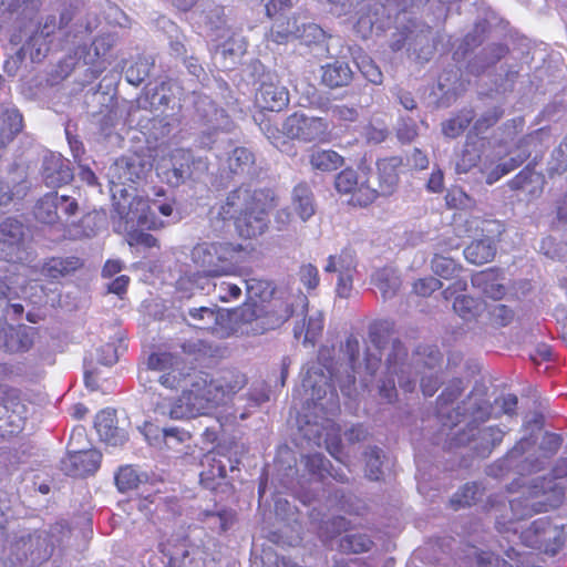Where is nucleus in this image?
<instances>
[{
  "instance_id": "nucleus-22",
  "label": "nucleus",
  "mask_w": 567,
  "mask_h": 567,
  "mask_svg": "<svg viewBox=\"0 0 567 567\" xmlns=\"http://www.w3.org/2000/svg\"><path fill=\"white\" fill-rule=\"evenodd\" d=\"M291 203L302 221H307L316 213L313 192L306 182H300L293 187Z\"/></svg>"
},
{
  "instance_id": "nucleus-32",
  "label": "nucleus",
  "mask_w": 567,
  "mask_h": 567,
  "mask_svg": "<svg viewBox=\"0 0 567 567\" xmlns=\"http://www.w3.org/2000/svg\"><path fill=\"white\" fill-rule=\"evenodd\" d=\"M473 118L474 111L472 109L462 110L442 123V132L449 138L458 137L470 126Z\"/></svg>"
},
{
  "instance_id": "nucleus-61",
  "label": "nucleus",
  "mask_w": 567,
  "mask_h": 567,
  "mask_svg": "<svg viewBox=\"0 0 567 567\" xmlns=\"http://www.w3.org/2000/svg\"><path fill=\"white\" fill-rule=\"evenodd\" d=\"M353 274L339 275L336 292L340 298H348L352 290Z\"/></svg>"
},
{
  "instance_id": "nucleus-9",
  "label": "nucleus",
  "mask_w": 567,
  "mask_h": 567,
  "mask_svg": "<svg viewBox=\"0 0 567 567\" xmlns=\"http://www.w3.org/2000/svg\"><path fill=\"white\" fill-rule=\"evenodd\" d=\"M195 157L190 150L175 148L158 161L156 171L158 177L169 186L178 187L192 177Z\"/></svg>"
},
{
  "instance_id": "nucleus-33",
  "label": "nucleus",
  "mask_w": 567,
  "mask_h": 567,
  "mask_svg": "<svg viewBox=\"0 0 567 567\" xmlns=\"http://www.w3.org/2000/svg\"><path fill=\"white\" fill-rule=\"evenodd\" d=\"M22 130V117L9 114L0 117V146L4 148Z\"/></svg>"
},
{
  "instance_id": "nucleus-16",
  "label": "nucleus",
  "mask_w": 567,
  "mask_h": 567,
  "mask_svg": "<svg viewBox=\"0 0 567 567\" xmlns=\"http://www.w3.org/2000/svg\"><path fill=\"white\" fill-rule=\"evenodd\" d=\"M94 427L100 439L106 444L117 446L127 441L125 430L117 426L116 410L106 408L101 410L94 420Z\"/></svg>"
},
{
  "instance_id": "nucleus-52",
  "label": "nucleus",
  "mask_w": 567,
  "mask_h": 567,
  "mask_svg": "<svg viewBox=\"0 0 567 567\" xmlns=\"http://www.w3.org/2000/svg\"><path fill=\"white\" fill-rule=\"evenodd\" d=\"M300 281L307 289H316L319 285V271L311 264L302 265L299 270Z\"/></svg>"
},
{
  "instance_id": "nucleus-18",
  "label": "nucleus",
  "mask_w": 567,
  "mask_h": 567,
  "mask_svg": "<svg viewBox=\"0 0 567 567\" xmlns=\"http://www.w3.org/2000/svg\"><path fill=\"white\" fill-rule=\"evenodd\" d=\"M502 271L498 268L491 267L472 275V286L478 289L486 297L494 300H501L506 295V288L503 285Z\"/></svg>"
},
{
  "instance_id": "nucleus-47",
  "label": "nucleus",
  "mask_w": 567,
  "mask_h": 567,
  "mask_svg": "<svg viewBox=\"0 0 567 567\" xmlns=\"http://www.w3.org/2000/svg\"><path fill=\"white\" fill-rule=\"evenodd\" d=\"M324 429L328 430V426H326ZM329 431L330 432H327V435L324 439L326 447H327L328 452L337 461H341L340 454L342 452V441H341V436H340V427L339 426L336 427L334 424H330Z\"/></svg>"
},
{
  "instance_id": "nucleus-3",
  "label": "nucleus",
  "mask_w": 567,
  "mask_h": 567,
  "mask_svg": "<svg viewBox=\"0 0 567 567\" xmlns=\"http://www.w3.org/2000/svg\"><path fill=\"white\" fill-rule=\"evenodd\" d=\"M245 248L231 241H200L190 250L194 267L204 277L235 276Z\"/></svg>"
},
{
  "instance_id": "nucleus-38",
  "label": "nucleus",
  "mask_w": 567,
  "mask_h": 567,
  "mask_svg": "<svg viewBox=\"0 0 567 567\" xmlns=\"http://www.w3.org/2000/svg\"><path fill=\"white\" fill-rule=\"evenodd\" d=\"M372 544L365 535H347L340 539L339 549L344 554H360L368 551Z\"/></svg>"
},
{
  "instance_id": "nucleus-58",
  "label": "nucleus",
  "mask_w": 567,
  "mask_h": 567,
  "mask_svg": "<svg viewBox=\"0 0 567 567\" xmlns=\"http://www.w3.org/2000/svg\"><path fill=\"white\" fill-rule=\"evenodd\" d=\"M332 116L342 122H354L358 118V110L348 105H334L331 109Z\"/></svg>"
},
{
  "instance_id": "nucleus-48",
  "label": "nucleus",
  "mask_w": 567,
  "mask_h": 567,
  "mask_svg": "<svg viewBox=\"0 0 567 567\" xmlns=\"http://www.w3.org/2000/svg\"><path fill=\"white\" fill-rule=\"evenodd\" d=\"M215 290L217 291V299L220 302H230L236 301L241 296V288L229 281H220L219 284H215Z\"/></svg>"
},
{
  "instance_id": "nucleus-56",
  "label": "nucleus",
  "mask_w": 567,
  "mask_h": 567,
  "mask_svg": "<svg viewBox=\"0 0 567 567\" xmlns=\"http://www.w3.org/2000/svg\"><path fill=\"white\" fill-rule=\"evenodd\" d=\"M292 32L289 29V21H281L280 23H276L269 32V39L277 43L282 44L288 41L291 37Z\"/></svg>"
},
{
  "instance_id": "nucleus-19",
  "label": "nucleus",
  "mask_w": 567,
  "mask_h": 567,
  "mask_svg": "<svg viewBox=\"0 0 567 567\" xmlns=\"http://www.w3.org/2000/svg\"><path fill=\"white\" fill-rule=\"evenodd\" d=\"M394 323L389 320H379L373 322L369 328V340L378 350V355L365 358L367 370L373 374L379 368L382 359L381 350L388 343L389 337L393 331Z\"/></svg>"
},
{
  "instance_id": "nucleus-37",
  "label": "nucleus",
  "mask_w": 567,
  "mask_h": 567,
  "mask_svg": "<svg viewBox=\"0 0 567 567\" xmlns=\"http://www.w3.org/2000/svg\"><path fill=\"white\" fill-rule=\"evenodd\" d=\"M246 291L248 302L262 301L275 295L271 282L258 278H249L246 280Z\"/></svg>"
},
{
  "instance_id": "nucleus-59",
  "label": "nucleus",
  "mask_w": 567,
  "mask_h": 567,
  "mask_svg": "<svg viewBox=\"0 0 567 567\" xmlns=\"http://www.w3.org/2000/svg\"><path fill=\"white\" fill-rule=\"evenodd\" d=\"M446 205L450 208H460L468 200V196L461 188H451L445 195Z\"/></svg>"
},
{
  "instance_id": "nucleus-50",
  "label": "nucleus",
  "mask_w": 567,
  "mask_h": 567,
  "mask_svg": "<svg viewBox=\"0 0 567 567\" xmlns=\"http://www.w3.org/2000/svg\"><path fill=\"white\" fill-rule=\"evenodd\" d=\"M416 354L420 357H427V359L422 360V363L425 367L430 369L441 367L443 357L436 346H420L416 350Z\"/></svg>"
},
{
  "instance_id": "nucleus-11",
  "label": "nucleus",
  "mask_w": 567,
  "mask_h": 567,
  "mask_svg": "<svg viewBox=\"0 0 567 567\" xmlns=\"http://www.w3.org/2000/svg\"><path fill=\"white\" fill-rule=\"evenodd\" d=\"M289 104V92L274 81H262L255 93L254 105L259 110V114L254 115V120L258 124L264 120V112H281Z\"/></svg>"
},
{
  "instance_id": "nucleus-46",
  "label": "nucleus",
  "mask_w": 567,
  "mask_h": 567,
  "mask_svg": "<svg viewBox=\"0 0 567 567\" xmlns=\"http://www.w3.org/2000/svg\"><path fill=\"white\" fill-rule=\"evenodd\" d=\"M126 241L131 247L143 246L145 248L159 247L158 239L153 235L138 229L127 233Z\"/></svg>"
},
{
  "instance_id": "nucleus-1",
  "label": "nucleus",
  "mask_w": 567,
  "mask_h": 567,
  "mask_svg": "<svg viewBox=\"0 0 567 567\" xmlns=\"http://www.w3.org/2000/svg\"><path fill=\"white\" fill-rule=\"evenodd\" d=\"M276 206L277 195L272 188L239 186L227 195L217 217L224 221L231 220L240 238L255 239L268 229L269 213Z\"/></svg>"
},
{
  "instance_id": "nucleus-44",
  "label": "nucleus",
  "mask_w": 567,
  "mask_h": 567,
  "mask_svg": "<svg viewBox=\"0 0 567 567\" xmlns=\"http://www.w3.org/2000/svg\"><path fill=\"white\" fill-rule=\"evenodd\" d=\"M504 115V111L495 106L492 110L485 112L473 125V130L478 133H483L488 128L493 127Z\"/></svg>"
},
{
  "instance_id": "nucleus-42",
  "label": "nucleus",
  "mask_w": 567,
  "mask_h": 567,
  "mask_svg": "<svg viewBox=\"0 0 567 567\" xmlns=\"http://www.w3.org/2000/svg\"><path fill=\"white\" fill-rule=\"evenodd\" d=\"M382 451L378 446L370 447L365 453L367 462H365V472L367 476L371 481H379L382 475V461H381Z\"/></svg>"
},
{
  "instance_id": "nucleus-35",
  "label": "nucleus",
  "mask_w": 567,
  "mask_h": 567,
  "mask_svg": "<svg viewBox=\"0 0 567 567\" xmlns=\"http://www.w3.org/2000/svg\"><path fill=\"white\" fill-rule=\"evenodd\" d=\"M176 364H183V360L167 351L152 352L146 361L147 369L159 372L174 369Z\"/></svg>"
},
{
  "instance_id": "nucleus-17",
  "label": "nucleus",
  "mask_w": 567,
  "mask_h": 567,
  "mask_svg": "<svg viewBox=\"0 0 567 567\" xmlns=\"http://www.w3.org/2000/svg\"><path fill=\"white\" fill-rule=\"evenodd\" d=\"M124 220L126 225L146 229H159L164 226V223L158 220L152 210L150 200L143 197H134L130 202Z\"/></svg>"
},
{
  "instance_id": "nucleus-29",
  "label": "nucleus",
  "mask_w": 567,
  "mask_h": 567,
  "mask_svg": "<svg viewBox=\"0 0 567 567\" xmlns=\"http://www.w3.org/2000/svg\"><path fill=\"white\" fill-rule=\"evenodd\" d=\"M357 268L355 252L350 248H344L339 255H331L324 267L326 272L353 274Z\"/></svg>"
},
{
  "instance_id": "nucleus-8",
  "label": "nucleus",
  "mask_w": 567,
  "mask_h": 567,
  "mask_svg": "<svg viewBox=\"0 0 567 567\" xmlns=\"http://www.w3.org/2000/svg\"><path fill=\"white\" fill-rule=\"evenodd\" d=\"M526 498L529 502L530 515L542 514L560 507L565 498V491L553 478L540 476L528 485Z\"/></svg>"
},
{
  "instance_id": "nucleus-60",
  "label": "nucleus",
  "mask_w": 567,
  "mask_h": 567,
  "mask_svg": "<svg viewBox=\"0 0 567 567\" xmlns=\"http://www.w3.org/2000/svg\"><path fill=\"white\" fill-rule=\"evenodd\" d=\"M344 351L349 357L352 369L360 357V342L353 334L349 336L346 340Z\"/></svg>"
},
{
  "instance_id": "nucleus-63",
  "label": "nucleus",
  "mask_w": 567,
  "mask_h": 567,
  "mask_svg": "<svg viewBox=\"0 0 567 567\" xmlns=\"http://www.w3.org/2000/svg\"><path fill=\"white\" fill-rule=\"evenodd\" d=\"M291 7V0H269L266 3V14L269 18H275L277 14L282 13Z\"/></svg>"
},
{
  "instance_id": "nucleus-27",
  "label": "nucleus",
  "mask_w": 567,
  "mask_h": 567,
  "mask_svg": "<svg viewBox=\"0 0 567 567\" xmlns=\"http://www.w3.org/2000/svg\"><path fill=\"white\" fill-rule=\"evenodd\" d=\"M453 310L464 321L476 320L482 311L486 308L485 301L476 299L472 296L461 295L454 296Z\"/></svg>"
},
{
  "instance_id": "nucleus-51",
  "label": "nucleus",
  "mask_w": 567,
  "mask_h": 567,
  "mask_svg": "<svg viewBox=\"0 0 567 567\" xmlns=\"http://www.w3.org/2000/svg\"><path fill=\"white\" fill-rule=\"evenodd\" d=\"M442 288V282L435 277L420 278L413 284V291L421 297H429Z\"/></svg>"
},
{
  "instance_id": "nucleus-21",
  "label": "nucleus",
  "mask_w": 567,
  "mask_h": 567,
  "mask_svg": "<svg viewBox=\"0 0 567 567\" xmlns=\"http://www.w3.org/2000/svg\"><path fill=\"white\" fill-rule=\"evenodd\" d=\"M303 464L307 472L319 480L330 476L340 483L348 482L347 473L342 470H334L321 453H313L303 456Z\"/></svg>"
},
{
  "instance_id": "nucleus-57",
  "label": "nucleus",
  "mask_w": 567,
  "mask_h": 567,
  "mask_svg": "<svg viewBox=\"0 0 567 567\" xmlns=\"http://www.w3.org/2000/svg\"><path fill=\"white\" fill-rule=\"evenodd\" d=\"M379 395L384 403H394L398 399V391L395 388L394 379L385 378L379 385Z\"/></svg>"
},
{
  "instance_id": "nucleus-23",
  "label": "nucleus",
  "mask_w": 567,
  "mask_h": 567,
  "mask_svg": "<svg viewBox=\"0 0 567 567\" xmlns=\"http://www.w3.org/2000/svg\"><path fill=\"white\" fill-rule=\"evenodd\" d=\"M496 243L492 238L473 240L464 249L465 259L474 265L491 262L496 255Z\"/></svg>"
},
{
  "instance_id": "nucleus-13",
  "label": "nucleus",
  "mask_w": 567,
  "mask_h": 567,
  "mask_svg": "<svg viewBox=\"0 0 567 567\" xmlns=\"http://www.w3.org/2000/svg\"><path fill=\"white\" fill-rule=\"evenodd\" d=\"M402 165L403 159L400 156H390L377 161L378 188H375V192L378 197H388L395 193Z\"/></svg>"
},
{
  "instance_id": "nucleus-14",
  "label": "nucleus",
  "mask_w": 567,
  "mask_h": 567,
  "mask_svg": "<svg viewBox=\"0 0 567 567\" xmlns=\"http://www.w3.org/2000/svg\"><path fill=\"white\" fill-rule=\"evenodd\" d=\"M229 463L230 457L223 449H218L207 455L205 468L199 475L202 486L216 491L227 476V464Z\"/></svg>"
},
{
  "instance_id": "nucleus-53",
  "label": "nucleus",
  "mask_w": 567,
  "mask_h": 567,
  "mask_svg": "<svg viewBox=\"0 0 567 567\" xmlns=\"http://www.w3.org/2000/svg\"><path fill=\"white\" fill-rule=\"evenodd\" d=\"M31 344L32 340L28 338L25 332L17 331L8 336L7 347L10 351L23 352L27 351Z\"/></svg>"
},
{
  "instance_id": "nucleus-45",
  "label": "nucleus",
  "mask_w": 567,
  "mask_h": 567,
  "mask_svg": "<svg viewBox=\"0 0 567 567\" xmlns=\"http://www.w3.org/2000/svg\"><path fill=\"white\" fill-rule=\"evenodd\" d=\"M183 370L184 363L176 364L174 369H169L163 372V374L158 379L159 383L169 390L177 391L182 385L183 380L185 379Z\"/></svg>"
},
{
  "instance_id": "nucleus-36",
  "label": "nucleus",
  "mask_w": 567,
  "mask_h": 567,
  "mask_svg": "<svg viewBox=\"0 0 567 567\" xmlns=\"http://www.w3.org/2000/svg\"><path fill=\"white\" fill-rule=\"evenodd\" d=\"M56 202V210L61 229H66L69 221L79 213V203L75 198L68 195H59Z\"/></svg>"
},
{
  "instance_id": "nucleus-55",
  "label": "nucleus",
  "mask_w": 567,
  "mask_h": 567,
  "mask_svg": "<svg viewBox=\"0 0 567 567\" xmlns=\"http://www.w3.org/2000/svg\"><path fill=\"white\" fill-rule=\"evenodd\" d=\"M534 169L526 166L522 171H519L513 178H511L507 182V185L512 190H520L527 184L532 183Z\"/></svg>"
},
{
  "instance_id": "nucleus-28",
  "label": "nucleus",
  "mask_w": 567,
  "mask_h": 567,
  "mask_svg": "<svg viewBox=\"0 0 567 567\" xmlns=\"http://www.w3.org/2000/svg\"><path fill=\"white\" fill-rule=\"evenodd\" d=\"M58 193L51 192L41 197L34 207V217L38 221L47 225L59 224V216L56 210Z\"/></svg>"
},
{
  "instance_id": "nucleus-43",
  "label": "nucleus",
  "mask_w": 567,
  "mask_h": 567,
  "mask_svg": "<svg viewBox=\"0 0 567 567\" xmlns=\"http://www.w3.org/2000/svg\"><path fill=\"white\" fill-rule=\"evenodd\" d=\"M462 381L457 379L451 382L436 399L439 412H441V410H443L445 406L455 402L462 395Z\"/></svg>"
},
{
  "instance_id": "nucleus-49",
  "label": "nucleus",
  "mask_w": 567,
  "mask_h": 567,
  "mask_svg": "<svg viewBox=\"0 0 567 567\" xmlns=\"http://www.w3.org/2000/svg\"><path fill=\"white\" fill-rule=\"evenodd\" d=\"M73 179V171L63 162L60 163L54 173L47 175V184L53 187L68 185Z\"/></svg>"
},
{
  "instance_id": "nucleus-5",
  "label": "nucleus",
  "mask_w": 567,
  "mask_h": 567,
  "mask_svg": "<svg viewBox=\"0 0 567 567\" xmlns=\"http://www.w3.org/2000/svg\"><path fill=\"white\" fill-rule=\"evenodd\" d=\"M336 190L347 195V204L354 208H368L379 198L375 188L370 185V168L346 167L334 178Z\"/></svg>"
},
{
  "instance_id": "nucleus-30",
  "label": "nucleus",
  "mask_w": 567,
  "mask_h": 567,
  "mask_svg": "<svg viewBox=\"0 0 567 567\" xmlns=\"http://www.w3.org/2000/svg\"><path fill=\"white\" fill-rule=\"evenodd\" d=\"M255 166V155L246 147H236L228 157V167L233 174H250Z\"/></svg>"
},
{
  "instance_id": "nucleus-15",
  "label": "nucleus",
  "mask_w": 567,
  "mask_h": 567,
  "mask_svg": "<svg viewBox=\"0 0 567 567\" xmlns=\"http://www.w3.org/2000/svg\"><path fill=\"white\" fill-rule=\"evenodd\" d=\"M102 455L96 450L70 452L62 461L63 471L71 476H86L95 473L101 465Z\"/></svg>"
},
{
  "instance_id": "nucleus-2",
  "label": "nucleus",
  "mask_w": 567,
  "mask_h": 567,
  "mask_svg": "<svg viewBox=\"0 0 567 567\" xmlns=\"http://www.w3.org/2000/svg\"><path fill=\"white\" fill-rule=\"evenodd\" d=\"M258 125L270 143L281 152L287 146L291 147L289 140L305 144H326L331 140L330 125L326 118L299 111L285 118L281 130L268 120H260Z\"/></svg>"
},
{
  "instance_id": "nucleus-24",
  "label": "nucleus",
  "mask_w": 567,
  "mask_h": 567,
  "mask_svg": "<svg viewBox=\"0 0 567 567\" xmlns=\"http://www.w3.org/2000/svg\"><path fill=\"white\" fill-rule=\"evenodd\" d=\"M309 164L313 171L330 173L339 169L344 164V158L333 150H311Z\"/></svg>"
},
{
  "instance_id": "nucleus-54",
  "label": "nucleus",
  "mask_w": 567,
  "mask_h": 567,
  "mask_svg": "<svg viewBox=\"0 0 567 567\" xmlns=\"http://www.w3.org/2000/svg\"><path fill=\"white\" fill-rule=\"evenodd\" d=\"M359 69L363 76L373 84H381L383 75L378 65L372 60H362L359 64Z\"/></svg>"
},
{
  "instance_id": "nucleus-41",
  "label": "nucleus",
  "mask_w": 567,
  "mask_h": 567,
  "mask_svg": "<svg viewBox=\"0 0 567 567\" xmlns=\"http://www.w3.org/2000/svg\"><path fill=\"white\" fill-rule=\"evenodd\" d=\"M350 528V522L342 516L332 518L320 526L319 536L326 542L347 532Z\"/></svg>"
},
{
  "instance_id": "nucleus-34",
  "label": "nucleus",
  "mask_w": 567,
  "mask_h": 567,
  "mask_svg": "<svg viewBox=\"0 0 567 567\" xmlns=\"http://www.w3.org/2000/svg\"><path fill=\"white\" fill-rule=\"evenodd\" d=\"M246 383L245 374L236 370H226L223 372L219 383L216 384V386L223 394L230 395L240 391Z\"/></svg>"
},
{
  "instance_id": "nucleus-4",
  "label": "nucleus",
  "mask_w": 567,
  "mask_h": 567,
  "mask_svg": "<svg viewBox=\"0 0 567 567\" xmlns=\"http://www.w3.org/2000/svg\"><path fill=\"white\" fill-rule=\"evenodd\" d=\"M238 318L245 323L256 322L261 332L276 329L292 317L295 308L290 296L275 293L262 301L244 302L236 309Z\"/></svg>"
},
{
  "instance_id": "nucleus-64",
  "label": "nucleus",
  "mask_w": 567,
  "mask_h": 567,
  "mask_svg": "<svg viewBox=\"0 0 567 567\" xmlns=\"http://www.w3.org/2000/svg\"><path fill=\"white\" fill-rule=\"evenodd\" d=\"M0 230L4 235H9L10 237H17L22 235V224L16 219L7 218L0 225Z\"/></svg>"
},
{
  "instance_id": "nucleus-10",
  "label": "nucleus",
  "mask_w": 567,
  "mask_h": 567,
  "mask_svg": "<svg viewBox=\"0 0 567 567\" xmlns=\"http://www.w3.org/2000/svg\"><path fill=\"white\" fill-rule=\"evenodd\" d=\"M332 349L322 347L319 349L318 358L324 361L323 367L328 374L326 375L322 369L310 368L303 379V386L311 389V398L316 401H321L327 393H330V402L338 405V393L333 383V358L331 355Z\"/></svg>"
},
{
  "instance_id": "nucleus-20",
  "label": "nucleus",
  "mask_w": 567,
  "mask_h": 567,
  "mask_svg": "<svg viewBox=\"0 0 567 567\" xmlns=\"http://www.w3.org/2000/svg\"><path fill=\"white\" fill-rule=\"evenodd\" d=\"M84 266V260L78 256H53L42 266V274L50 279H60L75 274Z\"/></svg>"
},
{
  "instance_id": "nucleus-31",
  "label": "nucleus",
  "mask_w": 567,
  "mask_h": 567,
  "mask_svg": "<svg viewBox=\"0 0 567 567\" xmlns=\"http://www.w3.org/2000/svg\"><path fill=\"white\" fill-rule=\"evenodd\" d=\"M483 492L484 488L480 484L475 482L466 483L450 499L451 506L455 511L463 507H471L482 497Z\"/></svg>"
},
{
  "instance_id": "nucleus-12",
  "label": "nucleus",
  "mask_w": 567,
  "mask_h": 567,
  "mask_svg": "<svg viewBox=\"0 0 567 567\" xmlns=\"http://www.w3.org/2000/svg\"><path fill=\"white\" fill-rule=\"evenodd\" d=\"M433 272L443 279H455L449 287H446L442 295L445 300L452 299L456 293L463 292L467 289L466 279L460 278L462 267L456 264L452 258L442 255H435L432 259Z\"/></svg>"
},
{
  "instance_id": "nucleus-62",
  "label": "nucleus",
  "mask_w": 567,
  "mask_h": 567,
  "mask_svg": "<svg viewBox=\"0 0 567 567\" xmlns=\"http://www.w3.org/2000/svg\"><path fill=\"white\" fill-rule=\"evenodd\" d=\"M398 355L405 358L408 355V352H406L405 348L403 347V344L399 340H395L392 344V354H390L388 358V368L386 369L390 374H395L398 372L396 371V361H395V358Z\"/></svg>"
},
{
  "instance_id": "nucleus-40",
  "label": "nucleus",
  "mask_w": 567,
  "mask_h": 567,
  "mask_svg": "<svg viewBox=\"0 0 567 567\" xmlns=\"http://www.w3.org/2000/svg\"><path fill=\"white\" fill-rule=\"evenodd\" d=\"M115 484L120 492L132 491L138 486L140 476L131 465L121 466L115 474Z\"/></svg>"
},
{
  "instance_id": "nucleus-7",
  "label": "nucleus",
  "mask_w": 567,
  "mask_h": 567,
  "mask_svg": "<svg viewBox=\"0 0 567 567\" xmlns=\"http://www.w3.org/2000/svg\"><path fill=\"white\" fill-rule=\"evenodd\" d=\"M214 391H218L216 384H214L213 381L208 382L200 378L199 380L194 381L190 384V388L184 390L178 399L179 402L185 403V411L181 410V405L173 406L171 402H157L155 411L165 413V410L168 409V414L172 419L202 414L215 402Z\"/></svg>"
},
{
  "instance_id": "nucleus-6",
  "label": "nucleus",
  "mask_w": 567,
  "mask_h": 567,
  "mask_svg": "<svg viewBox=\"0 0 567 567\" xmlns=\"http://www.w3.org/2000/svg\"><path fill=\"white\" fill-rule=\"evenodd\" d=\"M471 135H467L465 147L463 150L458 166L464 172H467L472 167L477 166L481 163L480 172L485 178L487 185H493L498 182L502 177L509 174L519 167L528 157V155L519 157H511L509 159L498 163L502 157L486 156L482 159L480 150L470 142Z\"/></svg>"
},
{
  "instance_id": "nucleus-39",
  "label": "nucleus",
  "mask_w": 567,
  "mask_h": 567,
  "mask_svg": "<svg viewBox=\"0 0 567 567\" xmlns=\"http://www.w3.org/2000/svg\"><path fill=\"white\" fill-rule=\"evenodd\" d=\"M487 320L493 328L508 326L514 319V311L506 305H493L487 309Z\"/></svg>"
},
{
  "instance_id": "nucleus-25",
  "label": "nucleus",
  "mask_w": 567,
  "mask_h": 567,
  "mask_svg": "<svg viewBox=\"0 0 567 567\" xmlns=\"http://www.w3.org/2000/svg\"><path fill=\"white\" fill-rule=\"evenodd\" d=\"M188 316L195 321V327L202 330H217V326L224 320L223 310L214 307H199L188 310Z\"/></svg>"
},
{
  "instance_id": "nucleus-26",
  "label": "nucleus",
  "mask_w": 567,
  "mask_h": 567,
  "mask_svg": "<svg viewBox=\"0 0 567 567\" xmlns=\"http://www.w3.org/2000/svg\"><path fill=\"white\" fill-rule=\"evenodd\" d=\"M322 83L331 89L348 85L352 80V71L346 63L334 62L322 68Z\"/></svg>"
}]
</instances>
